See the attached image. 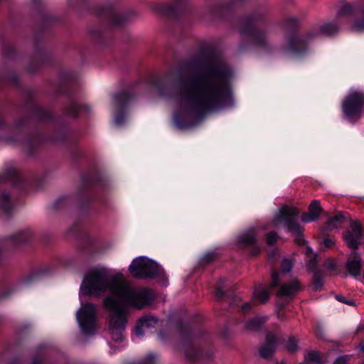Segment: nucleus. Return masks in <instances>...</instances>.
<instances>
[{
  "label": "nucleus",
  "instance_id": "nucleus-1",
  "mask_svg": "<svg viewBox=\"0 0 364 364\" xmlns=\"http://www.w3.org/2000/svg\"><path fill=\"white\" fill-rule=\"evenodd\" d=\"M81 291L89 294L109 291L104 299L105 308L109 312V328L113 340L120 341L127 323V308L141 309L150 304L152 292L144 288H134L121 274H113L105 269L88 273L83 281Z\"/></svg>",
  "mask_w": 364,
  "mask_h": 364
},
{
  "label": "nucleus",
  "instance_id": "nucleus-2",
  "mask_svg": "<svg viewBox=\"0 0 364 364\" xmlns=\"http://www.w3.org/2000/svg\"><path fill=\"white\" fill-rule=\"evenodd\" d=\"M231 98L229 73L219 65L211 64L203 75L193 80L182 97L177 117L212 111L224 107Z\"/></svg>",
  "mask_w": 364,
  "mask_h": 364
},
{
  "label": "nucleus",
  "instance_id": "nucleus-3",
  "mask_svg": "<svg viewBox=\"0 0 364 364\" xmlns=\"http://www.w3.org/2000/svg\"><path fill=\"white\" fill-rule=\"evenodd\" d=\"M338 30V26L333 23H323L318 27H315L312 31H309L304 36L293 35L289 36L286 43L284 48L286 50H295L298 49L306 41H309L314 37L318 36H329L336 33Z\"/></svg>",
  "mask_w": 364,
  "mask_h": 364
},
{
  "label": "nucleus",
  "instance_id": "nucleus-4",
  "mask_svg": "<svg viewBox=\"0 0 364 364\" xmlns=\"http://www.w3.org/2000/svg\"><path fill=\"white\" fill-rule=\"evenodd\" d=\"M129 270L134 277L139 279L156 277L163 273V269L155 262L144 257L134 259Z\"/></svg>",
  "mask_w": 364,
  "mask_h": 364
},
{
  "label": "nucleus",
  "instance_id": "nucleus-5",
  "mask_svg": "<svg viewBox=\"0 0 364 364\" xmlns=\"http://www.w3.org/2000/svg\"><path fill=\"white\" fill-rule=\"evenodd\" d=\"M364 108V92L350 90L342 102V111L348 119H358Z\"/></svg>",
  "mask_w": 364,
  "mask_h": 364
},
{
  "label": "nucleus",
  "instance_id": "nucleus-6",
  "mask_svg": "<svg viewBox=\"0 0 364 364\" xmlns=\"http://www.w3.org/2000/svg\"><path fill=\"white\" fill-rule=\"evenodd\" d=\"M297 210L292 207L283 206L272 220V225L275 228L284 226L291 232L300 235L302 228L295 222L294 218Z\"/></svg>",
  "mask_w": 364,
  "mask_h": 364
},
{
  "label": "nucleus",
  "instance_id": "nucleus-7",
  "mask_svg": "<svg viewBox=\"0 0 364 364\" xmlns=\"http://www.w3.org/2000/svg\"><path fill=\"white\" fill-rule=\"evenodd\" d=\"M81 331L85 335L95 330L96 309L95 305L87 303L81 306L76 314Z\"/></svg>",
  "mask_w": 364,
  "mask_h": 364
},
{
  "label": "nucleus",
  "instance_id": "nucleus-8",
  "mask_svg": "<svg viewBox=\"0 0 364 364\" xmlns=\"http://www.w3.org/2000/svg\"><path fill=\"white\" fill-rule=\"evenodd\" d=\"M361 237L360 224L358 221H353L350 223V230L344 234L343 239L349 247L355 250L358 247Z\"/></svg>",
  "mask_w": 364,
  "mask_h": 364
},
{
  "label": "nucleus",
  "instance_id": "nucleus-9",
  "mask_svg": "<svg viewBox=\"0 0 364 364\" xmlns=\"http://www.w3.org/2000/svg\"><path fill=\"white\" fill-rule=\"evenodd\" d=\"M278 286L280 287L277 294L282 296H294L301 289L300 282L296 279L287 281L284 278V280H281Z\"/></svg>",
  "mask_w": 364,
  "mask_h": 364
},
{
  "label": "nucleus",
  "instance_id": "nucleus-10",
  "mask_svg": "<svg viewBox=\"0 0 364 364\" xmlns=\"http://www.w3.org/2000/svg\"><path fill=\"white\" fill-rule=\"evenodd\" d=\"M159 324V320L152 316L148 315L144 317H142L135 329V334L137 336L141 337L144 333L145 331L149 328L156 327Z\"/></svg>",
  "mask_w": 364,
  "mask_h": 364
},
{
  "label": "nucleus",
  "instance_id": "nucleus-11",
  "mask_svg": "<svg viewBox=\"0 0 364 364\" xmlns=\"http://www.w3.org/2000/svg\"><path fill=\"white\" fill-rule=\"evenodd\" d=\"M293 267V262L291 259H284L282 264V272L272 273V281L270 287L274 288L280 284L281 280H284L286 277V273L289 272Z\"/></svg>",
  "mask_w": 364,
  "mask_h": 364
},
{
  "label": "nucleus",
  "instance_id": "nucleus-12",
  "mask_svg": "<svg viewBox=\"0 0 364 364\" xmlns=\"http://www.w3.org/2000/svg\"><path fill=\"white\" fill-rule=\"evenodd\" d=\"M321 212L318 200H314L309 207L308 213L302 215L301 220L304 223H309L314 221L318 218V216Z\"/></svg>",
  "mask_w": 364,
  "mask_h": 364
},
{
  "label": "nucleus",
  "instance_id": "nucleus-13",
  "mask_svg": "<svg viewBox=\"0 0 364 364\" xmlns=\"http://www.w3.org/2000/svg\"><path fill=\"white\" fill-rule=\"evenodd\" d=\"M361 260L356 252H353L349 257L347 262V269L353 276H358L360 273Z\"/></svg>",
  "mask_w": 364,
  "mask_h": 364
},
{
  "label": "nucleus",
  "instance_id": "nucleus-14",
  "mask_svg": "<svg viewBox=\"0 0 364 364\" xmlns=\"http://www.w3.org/2000/svg\"><path fill=\"white\" fill-rule=\"evenodd\" d=\"M257 229L255 228L249 229L247 232L242 234L240 237L239 241L245 246L255 247L256 245V234Z\"/></svg>",
  "mask_w": 364,
  "mask_h": 364
},
{
  "label": "nucleus",
  "instance_id": "nucleus-15",
  "mask_svg": "<svg viewBox=\"0 0 364 364\" xmlns=\"http://www.w3.org/2000/svg\"><path fill=\"white\" fill-rule=\"evenodd\" d=\"M276 338L272 335L267 337L266 344L260 349V355L265 358L272 356L275 350Z\"/></svg>",
  "mask_w": 364,
  "mask_h": 364
},
{
  "label": "nucleus",
  "instance_id": "nucleus-16",
  "mask_svg": "<svg viewBox=\"0 0 364 364\" xmlns=\"http://www.w3.org/2000/svg\"><path fill=\"white\" fill-rule=\"evenodd\" d=\"M32 236V231L31 230L26 229L18 232L14 235L11 236V239L13 240L14 243L18 244L21 242H26Z\"/></svg>",
  "mask_w": 364,
  "mask_h": 364
},
{
  "label": "nucleus",
  "instance_id": "nucleus-17",
  "mask_svg": "<svg viewBox=\"0 0 364 364\" xmlns=\"http://www.w3.org/2000/svg\"><path fill=\"white\" fill-rule=\"evenodd\" d=\"M12 208L9 196L3 193L0 195V214H8Z\"/></svg>",
  "mask_w": 364,
  "mask_h": 364
},
{
  "label": "nucleus",
  "instance_id": "nucleus-18",
  "mask_svg": "<svg viewBox=\"0 0 364 364\" xmlns=\"http://www.w3.org/2000/svg\"><path fill=\"white\" fill-rule=\"evenodd\" d=\"M269 296V291L266 288L262 286L257 287L254 291V297L261 303H264L267 301Z\"/></svg>",
  "mask_w": 364,
  "mask_h": 364
},
{
  "label": "nucleus",
  "instance_id": "nucleus-19",
  "mask_svg": "<svg viewBox=\"0 0 364 364\" xmlns=\"http://www.w3.org/2000/svg\"><path fill=\"white\" fill-rule=\"evenodd\" d=\"M253 43L259 47H264L267 43L265 33L262 31H254L251 34Z\"/></svg>",
  "mask_w": 364,
  "mask_h": 364
},
{
  "label": "nucleus",
  "instance_id": "nucleus-20",
  "mask_svg": "<svg viewBox=\"0 0 364 364\" xmlns=\"http://www.w3.org/2000/svg\"><path fill=\"white\" fill-rule=\"evenodd\" d=\"M186 358L190 361H196L201 355L200 350L196 346H190L185 351Z\"/></svg>",
  "mask_w": 364,
  "mask_h": 364
},
{
  "label": "nucleus",
  "instance_id": "nucleus-21",
  "mask_svg": "<svg viewBox=\"0 0 364 364\" xmlns=\"http://www.w3.org/2000/svg\"><path fill=\"white\" fill-rule=\"evenodd\" d=\"M343 222V215L340 213L331 217L327 221V228L329 230L338 228Z\"/></svg>",
  "mask_w": 364,
  "mask_h": 364
},
{
  "label": "nucleus",
  "instance_id": "nucleus-22",
  "mask_svg": "<svg viewBox=\"0 0 364 364\" xmlns=\"http://www.w3.org/2000/svg\"><path fill=\"white\" fill-rule=\"evenodd\" d=\"M265 319L263 318H255L249 321L245 326V328L247 330H256L262 323H264Z\"/></svg>",
  "mask_w": 364,
  "mask_h": 364
},
{
  "label": "nucleus",
  "instance_id": "nucleus-23",
  "mask_svg": "<svg viewBox=\"0 0 364 364\" xmlns=\"http://www.w3.org/2000/svg\"><path fill=\"white\" fill-rule=\"evenodd\" d=\"M129 100V97L125 93L119 94L113 97V103L116 107H120L127 103Z\"/></svg>",
  "mask_w": 364,
  "mask_h": 364
},
{
  "label": "nucleus",
  "instance_id": "nucleus-24",
  "mask_svg": "<svg viewBox=\"0 0 364 364\" xmlns=\"http://www.w3.org/2000/svg\"><path fill=\"white\" fill-rule=\"evenodd\" d=\"M311 362L315 363H320V356L319 353L316 351H313L309 353L305 358V361L301 364H310Z\"/></svg>",
  "mask_w": 364,
  "mask_h": 364
},
{
  "label": "nucleus",
  "instance_id": "nucleus-25",
  "mask_svg": "<svg viewBox=\"0 0 364 364\" xmlns=\"http://www.w3.org/2000/svg\"><path fill=\"white\" fill-rule=\"evenodd\" d=\"M286 348L289 352H294L298 348L297 341L294 338H289L286 343Z\"/></svg>",
  "mask_w": 364,
  "mask_h": 364
},
{
  "label": "nucleus",
  "instance_id": "nucleus-26",
  "mask_svg": "<svg viewBox=\"0 0 364 364\" xmlns=\"http://www.w3.org/2000/svg\"><path fill=\"white\" fill-rule=\"evenodd\" d=\"M322 285H323L322 279L315 275L314 278V282H313L314 289L317 291L321 287Z\"/></svg>",
  "mask_w": 364,
  "mask_h": 364
},
{
  "label": "nucleus",
  "instance_id": "nucleus-27",
  "mask_svg": "<svg viewBox=\"0 0 364 364\" xmlns=\"http://www.w3.org/2000/svg\"><path fill=\"white\" fill-rule=\"evenodd\" d=\"M164 88H165V86H164L161 84L155 85L153 87L154 91L156 92L159 95H166V93L164 90Z\"/></svg>",
  "mask_w": 364,
  "mask_h": 364
},
{
  "label": "nucleus",
  "instance_id": "nucleus-28",
  "mask_svg": "<svg viewBox=\"0 0 364 364\" xmlns=\"http://www.w3.org/2000/svg\"><path fill=\"white\" fill-rule=\"evenodd\" d=\"M277 236L274 232H270L267 235V241L269 245H273L276 242Z\"/></svg>",
  "mask_w": 364,
  "mask_h": 364
},
{
  "label": "nucleus",
  "instance_id": "nucleus-29",
  "mask_svg": "<svg viewBox=\"0 0 364 364\" xmlns=\"http://www.w3.org/2000/svg\"><path fill=\"white\" fill-rule=\"evenodd\" d=\"M223 283V282L220 281V284L216 288L215 296L218 299L223 297L224 295V291L222 289Z\"/></svg>",
  "mask_w": 364,
  "mask_h": 364
},
{
  "label": "nucleus",
  "instance_id": "nucleus-30",
  "mask_svg": "<svg viewBox=\"0 0 364 364\" xmlns=\"http://www.w3.org/2000/svg\"><path fill=\"white\" fill-rule=\"evenodd\" d=\"M156 361V358L155 356L153 355H149L144 358L142 364H154Z\"/></svg>",
  "mask_w": 364,
  "mask_h": 364
},
{
  "label": "nucleus",
  "instance_id": "nucleus-31",
  "mask_svg": "<svg viewBox=\"0 0 364 364\" xmlns=\"http://www.w3.org/2000/svg\"><path fill=\"white\" fill-rule=\"evenodd\" d=\"M348 360L346 355L340 356L336 360L334 364H347Z\"/></svg>",
  "mask_w": 364,
  "mask_h": 364
},
{
  "label": "nucleus",
  "instance_id": "nucleus-32",
  "mask_svg": "<svg viewBox=\"0 0 364 364\" xmlns=\"http://www.w3.org/2000/svg\"><path fill=\"white\" fill-rule=\"evenodd\" d=\"M351 11V6L349 4L344 5L341 11V14H348Z\"/></svg>",
  "mask_w": 364,
  "mask_h": 364
},
{
  "label": "nucleus",
  "instance_id": "nucleus-33",
  "mask_svg": "<svg viewBox=\"0 0 364 364\" xmlns=\"http://www.w3.org/2000/svg\"><path fill=\"white\" fill-rule=\"evenodd\" d=\"M124 121V117L121 115H117L114 117V122L117 125H120Z\"/></svg>",
  "mask_w": 364,
  "mask_h": 364
},
{
  "label": "nucleus",
  "instance_id": "nucleus-34",
  "mask_svg": "<svg viewBox=\"0 0 364 364\" xmlns=\"http://www.w3.org/2000/svg\"><path fill=\"white\" fill-rule=\"evenodd\" d=\"M333 243H334L333 240L330 238H326L323 240V244L327 247H330Z\"/></svg>",
  "mask_w": 364,
  "mask_h": 364
},
{
  "label": "nucleus",
  "instance_id": "nucleus-35",
  "mask_svg": "<svg viewBox=\"0 0 364 364\" xmlns=\"http://www.w3.org/2000/svg\"><path fill=\"white\" fill-rule=\"evenodd\" d=\"M250 307V304L246 303L242 306V310L245 311L246 309H249Z\"/></svg>",
  "mask_w": 364,
  "mask_h": 364
},
{
  "label": "nucleus",
  "instance_id": "nucleus-36",
  "mask_svg": "<svg viewBox=\"0 0 364 364\" xmlns=\"http://www.w3.org/2000/svg\"><path fill=\"white\" fill-rule=\"evenodd\" d=\"M336 299H337V300H338L341 302L346 303V300L343 298L342 296L338 295V296H336Z\"/></svg>",
  "mask_w": 364,
  "mask_h": 364
},
{
  "label": "nucleus",
  "instance_id": "nucleus-37",
  "mask_svg": "<svg viewBox=\"0 0 364 364\" xmlns=\"http://www.w3.org/2000/svg\"><path fill=\"white\" fill-rule=\"evenodd\" d=\"M304 240L301 237L297 239V242L300 245H302L304 243Z\"/></svg>",
  "mask_w": 364,
  "mask_h": 364
},
{
  "label": "nucleus",
  "instance_id": "nucleus-38",
  "mask_svg": "<svg viewBox=\"0 0 364 364\" xmlns=\"http://www.w3.org/2000/svg\"><path fill=\"white\" fill-rule=\"evenodd\" d=\"M346 304H348L349 305H353V302L352 301H346Z\"/></svg>",
  "mask_w": 364,
  "mask_h": 364
},
{
  "label": "nucleus",
  "instance_id": "nucleus-39",
  "mask_svg": "<svg viewBox=\"0 0 364 364\" xmlns=\"http://www.w3.org/2000/svg\"><path fill=\"white\" fill-rule=\"evenodd\" d=\"M4 126V124L2 121H0V129L3 128V127Z\"/></svg>",
  "mask_w": 364,
  "mask_h": 364
},
{
  "label": "nucleus",
  "instance_id": "nucleus-40",
  "mask_svg": "<svg viewBox=\"0 0 364 364\" xmlns=\"http://www.w3.org/2000/svg\"><path fill=\"white\" fill-rule=\"evenodd\" d=\"M312 252V250L310 249V248H307V254H309L310 252Z\"/></svg>",
  "mask_w": 364,
  "mask_h": 364
},
{
  "label": "nucleus",
  "instance_id": "nucleus-41",
  "mask_svg": "<svg viewBox=\"0 0 364 364\" xmlns=\"http://www.w3.org/2000/svg\"><path fill=\"white\" fill-rule=\"evenodd\" d=\"M87 107L86 106L82 107H80V111H81V110H82V109H87Z\"/></svg>",
  "mask_w": 364,
  "mask_h": 364
},
{
  "label": "nucleus",
  "instance_id": "nucleus-42",
  "mask_svg": "<svg viewBox=\"0 0 364 364\" xmlns=\"http://www.w3.org/2000/svg\"><path fill=\"white\" fill-rule=\"evenodd\" d=\"M360 349H361V350H364V346H360Z\"/></svg>",
  "mask_w": 364,
  "mask_h": 364
},
{
  "label": "nucleus",
  "instance_id": "nucleus-43",
  "mask_svg": "<svg viewBox=\"0 0 364 364\" xmlns=\"http://www.w3.org/2000/svg\"><path fill=\"white\" fill-rule=\"evenodd\" d=\"M363 364H364V361H363Z\"/></svg>",
  "mask_w": 364,
  "mask_h": 364
}]
</instances>
